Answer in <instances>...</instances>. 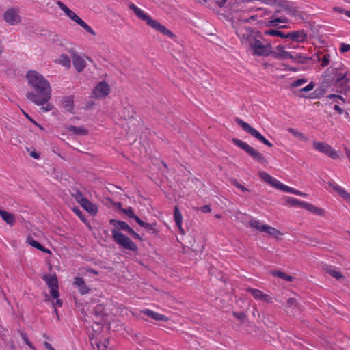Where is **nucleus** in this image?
Wrapping results in <instances>:
<instances>
[{
	"mask_svg": "<svg viewBox=\"0 0 350 350\" xmlns=\"http://www.w3.org/2000/svg\"><path fill=\"white\" fill-rule=\"evenodd\" d=\"M31 91L26 97L36 105H44L51 98V88L49 81L41 74L29 70L26 75Z\"/></svg>",
	"mask_w": 350,
	"mask_h": 350,
	"instance_id": "nucleus-1",
	"label": "nucleus"
},
{
	"mask_svg": "<svg viewBox=\"0 0 350 350\" xmlns=\"http://www.w3.org/2000/svg\"><path fill=\"white\" fill-rule=\"evenodd\" d=\"M129 8L134 12L135 14L139 18L144 21L146 24L149 27L170 38H173L174 37V34L170 30L166 28V27L163 25L159 21L152 19L150 15L146 14L143 10H142L135 4L130 3L129 5Z\"/></svg>",
	"mask_w": 350,
	"mask_h": 350,
	"instance_id": "nucleus-2",
	"label": "nucleus"
},
{
	"mask_svg": "<svg viewBox=\"0 0 350 350\" xmlns=\"http://www.w3.org/2000/svg\"><path fill=\"white\" fill-rule=\"evenodd\" d=\"M248 45L253 55L267 57L272 53L271 43L263 40L261 35L252 38Z\"/></svg>",
	"mask_w": 350,
	"mask_h": 350,
	"instance_id": "nucleus-3",
	"label": "nucleus"
},
{
	"mask_svg": "<svg viewBox=\"0 0 350 350\" xmlns=\"http://www.w3.org/2000/svg\"><path fill=\"white\" fill-rule=\"evenodd\" d=\"M241 9L243 10V13L241 11H239V9H236L235 7L232 8V18L234 21L235 25H239V23H247L251 20L255 19L254 15H250V12L254 10L252 7L250 5V2L243 3L241 5Z\"/></svg>",
	"mask_w": 350,
	"mask_h": 350,
	"instance_id": "nucleus-4",
	"label": "nucleus"
},
{
	"mask_svg": "<svg viewBox=\"0 0 350 350\" xmlns=\"http://www.w3.org/2000/svg\"><path fill=\"white\" fill-rule=\"evenodd\" d=\"M56 4L59 8L69 17L72 21H75L82 28H83L87 32L94 36L96 34L93 29L89 26L85 22H84L76 13L69 9L64 3L60 1H57Z\"/></svg>",
	"mask_w": 350,
	"mask_h": 350,
	"instance_id": "nucleus-5",
	"label": "nucleus"
},
{
	"mask_svg": "<svg viewBox=\"0 0 350 350\" xmlns=\"http://www.w3.org/2000/svg\"><path fill=\"white\" fill-rule=\"evenodd\" d=\"M111 233L113 241L119 246L133 252H136L137 250V245L126 235L122 234L121 232L117 230H112Z\"/></svg>",
	"mask_w": 350,
	"mask_h": 350,
	"instance_id": "nucleus-6",
	"label": "nucleus"
},
{
	"mask_svg": "<svg viewBox=\"0 0 350 350\" xmlns=\"http://www.w3.org/2000/svg\"><path fill=\"white\" fill-rule=\"evenodd\" d=\"M111 233L113 241L119 246L133 252H136L137 250V245L126 235L122 234L121 232L117 230H112Z\"/></svg>",
	"mask_w": 350,
	"mask_h": 350,
	"instance_id": "nucleus-7",
	"label": "nucleus"
},
{
	"mask_svg": "<svg viewBox=\"0 0 350 350\" xmlns=\"http://www.w3.org/2000/svg\"><path fill=\"white\" fill-rule=\"evenodd\" d=\"M233 143L245 151L250 157H252L255 161L259 162L261 164H266L267 160L265 157L255 148L250 146L247 143L244 141L238 139H233Z\"/></svg>",
	"mask_w": 350,
	"mask_h": 350,
	"instance_id": "nucleus-8",
	"label": "nucleus"
},
{
	"mask_svg": "<svg viewBox=\"0 0 350 350\" xmlns=\"http://www.w3.org/2000/svg\"><path fill=\"white\" fill-rule=\"evenodd\" d=\"M312 144L316 151L324 154L332 159L336 160L340 158L338 152L327 143L313 140Z\"/></svg>",
	"mask_w": 350,
	"mask_h": 350,
	"instance_id": "nucleus-9",
	"label": "nucleus"
},
{
	"mask_svg": "<svg viewBox=\"0 0 350 350\" xmlns=\"http://www.w3.org/2000/svg\"><path fill=\"white\" fill-rule=\"evenodd\" d=\"M236 122L240 126L245 132L249 133L252 137H255L258 141L261 142L264 144L269 147H272L273 144L260 134L256 129L252 127L248 123L244 122L243 120L237 118Z\"/></svg>",
	"mask_w": 350,
	"mask_h": 350,
	"instance_id": "nucleus-10",
	"label": "nucleus"
},
{
	"mask_svg": "<svg viewBox=\"0 0 350 350\" xmlns=\"http://www.w3.org/2000/svg\"><path fill=\"white\" fill-rule=\"evenodd\" d=\"M234 27H236L237 35L243 44H248L252 38H254L257 35H262L258 31H255L250 27H241L239 25H234Z\"/></svg>",
	"mask_w": 350,
	"mask_h": 350,
	"instance_id": "nucleus-11",
	"label": "nucleus"
},
{
	"mask_svg": "<svg viewBox=\"0 0 350 350\" xmlns=\"http://www.w3.org/2000/svg\"><path fill=\"white\" fill-rule=\"evenodd\" d=\"M109 223L116 228L114 230H117L118 231L124 230L129 233L133 239L142 240V237L133 228H131L126 222L115 219H111L109 221Z\"/></svg>",
	"mask_w": 350,
	"mask_h": 350,
	"instance_id": "nucleus-12",
	"label": "nucleus"
},
{
	"mask_svg": "<svg viewBox=\"0 0 350 350\" xmlns=\"http://www.w3.org/2000/svg\"><path fill=\"white\" fill-rule=\"evenodd\" d=\"M70 53L73 66L78 72H81L86 66V63L84 59L79 55L73 48L68 49Z\"/></svg>",
	"mask_w": 350,
	"mask_h": 350,
	"instance_id": "nucleus-13",
	"label": "nucleus"
},
{
	"mask_svg": "<svg viewBox=\"0 0 350 350\" xmlns=\"http://www.w3.org/2000/svg\"><path fill=\"white\" fill-rule=\"evenodd\" d=\"M3 19L10 25H17L21 20L18 12L14 8L8 9L3 14Z\"/></svg>",
	"mask_w": 350,
	"mask_h": 350,
	"instance_id": "nucleus-14",
	"label": "nucleus"
},
{
	"mask_svg": "<svg viewBox=\"0 0 350 350\" xmlns=\"http://www.w3.org/2000/svg\"><path fill=\"white\" fill-rule=\"evenodd\" d=\"M110 92L109 85L104 81H100L93 90V94L96 98H103L107 96Z\"/></svg>",
	"mask_w": 350,
	"mask_h": 350,
	"instance_id": "nucleus-15",
	"label": "nucleus"
},
{
	"mask_svg": "<svg viewBox=\"0 0 350 350\" xmlns=\"http://www.w3.org/2000/svg\"><path fill=\"white\" fill-rule=\"evenodd\" d=\"M350 83V78L345 74H338L335 79V86L340 88L341 92L346 91Z\"/></svg>",
	"mask_w": 350,
	"mask_h": 350,
	"instance_id": "nucleus-16",
	"label": "nucleus"
},
{
	"mask_svg": "<svg viewBox=\"0 0 350 350\" xmlns=\"http://www.w3.org/2000/svg\"><path fill=\"white\" fill-rule=\"evenodd\" d=\"M245 291L252 294V295L254 297V299L257 300H262L267 303H271L272 298L267 294H265L262 291L258 289L252 288L251 287H248L245 289Z\"/></svg>",
	"mask_w": 350,
	"mask_h": 350,
	"instance_id": "nucleus-17",
	"label": "nucleus"
},
{
	"mask_svg": "<svg viewBox=\"0 0 350 350\" xmlns=\"http://www.w3.org/2000/svg\"><path fill=\"white\" fill-rule=\"evenodd\" d=\"M307 33L304 30L293 31L286 33V38L293 41L303 43L307 40Z\"/></svg>",
	"mask_w": 350,
	"mask_h": 350,
	"instance_id": "nucleus-18",
	"label": "nucleus"
},
{
	"mask_svg": "<svg viewBox=\"0 0 350 350\" xmlns=\"http://www.w3.org/2000/svg\"><path fill=\"white\" fill-rule=\"evenodd\" d=\"M258 176L264 182L267 183V184L271 185L272 187L276 189H280L282 183L274 177H272L268 173L263 171L259 172Z\"/></svg>",
	"mask_w": 350,
	"mask_h": 350,
	"instance_id": "nucleus-19",
	"label": "nucleus"
},
{
	"mask_svg": "<svg viewBox=\"0 0 350 350\" xmlns=\"http://www.w3.org/2000/svg\"><path fill=\"white\" fill-rule=\"evenodd\" d=\"M73 283L77 286L78 291L81 295H85L89 293L90 289L85 284L83 278L79 276L75 277Z\"/></svg>",
	"mask_w": 350,
	"mask_h": 350,
	"instance_id": "nucleus-20",
	"label": "nucleus"
},
{
	"mask_svg": "<svg viewBox=\"0 0 350 350\" xmlns=\"http://www.w3.org/2000/svg\"><path fill=\"white\" fill-rule=\"evenodd\" d=\"M273 56L278 59H290L292 57V54L285 51V47L282 45H278L275 48V51L272 52Z\"/></svg>",
	"mask_w": 350,
	"mask_h": 350,
	"instance_id": "nucleus-21",
	"label": "nucleus"
},
{
	"mask_svg": "<svg viewBox=\"0 0 350 350\" xmlns=\"http://www.w3.org/2000/svg\"><path fill=\"white\" fill-rule=\"evenodd\" d=\"M62 106L66 111L73 113L74 97L72 96L63 97Z\"/></svg>",
	"mask_w": 350,
	"mask_h": 350,
	"instance_id": "nucleus-22",
	"label": "nucleus"
},
{
	"mask_svg": "<svg viewBox=\"0 0 350 350\" xmlns=\"http://www.w3.org/2000/svg\"><path fill=\"white\" fill-rule=\"evenodd\" d=\"M276 13H278V12H275L273 15H272L271 17L269 18V20L267 21L268 26L276 27L278 25V23H288V18L286 17H285V16L278 17L276 16Z\"/></svg>",
	"mask_w": 350,
	"mask_h": 350,
	"instance_id": "nucleus-23",
	"label": "nucleus"
},
{
	"mask_svg": "<svg viewBox=\"0 0 350 350\" xmlns=\"http://www.w3.org/2000/svg\"><path fill=\"white\" fill-rule=\"evenodd\" d=\"M324 270L327 273L338 280L344 278L343 275L339 271L336 270L334 267L326 265L324 267Z\"/></svg>",
	"mask_w": 350,
	"mask_h": 350,
	"instance_id": "nucleus-24",
	"label": "nucleus"
},
{
	"mask_svg": "<svg viewBox=\"0 0 350 350\" xmlns=\"http://www.w3.org/2000/svg\"><path fill=\"white\" fill-rule=\"evenodd\" d=\"M81 206L92 215H96L98 213L97 206L90 202L88 199L84 200Z\"/></svg>",
	"mask_w": 350,
	"mask_h": 350,
	"instance_id": "nucleus-25",
	"label": "nucleus"
},
{
	"mask_svg": "<svg viewBox=\"0 0 350 350\" xmlns=\"http://www.w3.org/2000/svg\"><path fill=\"white\" fill-rule=\"evenodd\" d=\"M304 208L312 213L314 215L323 216L325 214V210L322 208L317 207L311 204L306 202L304 204Z\"/></svg>",
	"mask_w": 350,
	"mask_h": 350,
	"instance_id": "nucleus-26",
	"label": "nucleus"
},
{
	"mask_svg": "<svg viewBox=\"0 0 350 350\" xmlns=\"http://www.w3.org/2000/svg\"><path fill=\"white\" fill-rule=\"evenodd\" d=\"M27 243L31 246L44 252L46 254H50L51 252L49 249L43 247L38 241L33 239L31 236H28L27 238Z\"/></svg>",
	"mask_w": 350,
	"mask_h": 350,
	"instance_id": "nucleus-27",
	"label": "nucleus"
},
{
	"mask_svg": "<svg viewBox=\"0 0 350 350\" xmlns=\"http://www.w3.org/2000/svg\"><path fill=\"white\" fill-rule=\"evenodd\" d=\"M0 216L9 225L13 226L15 223L14 215L6 211L0 209Z\"/></svg>",
	"mask_w": 350,
	"mask_h": 350,
	"instance_id": "nucleus-28",
	"label": "nucleus"
},
{
	"mask_svg": "<svg viewBox=\"0 0 350 350\" xmlns=\"http://www.w3.org/2000/svg\"><path fill=\"white\" fill-rule=\"evenodd\" d=\"M43 279L51 288L58 286V282L55 275H46L44 276Z\"/></svg>",
	"mask_w": 350,
	"mask_h": 350,
	"instance_id": "nucleus-29",
	"label": "nucleus"
},
{
	"mask_svg": "<svg viewBox=\"0 0 350 350\" xmlns=\"http://www.w3.org/2000/svg\"><path fill=\"white\" fill-rule=\"evenodd\" d=\"M250 226L258 230L260 232H264L266 224H263L260 220L251 219L249 221Z\"/></svg>",
	"mask_w": 350,
	"mask_h": 350,
	"instance_id": "nucleus-30",
	"label": "nucleus"
},
{
	"mask_svg": "<svg viewBox=\"0 0 350 350\" xmlns=\"http://www.w3.org/2000/svg\"><path fill=\"white\" fill-rule=\"evenodd\" d=\"M68 131L78 135H85L88 134V131L83 126H70L68 127Z\"/></svg>",
	"mask_w": 350,
	"mask_h": 350,
	"instance_id": "nucleus-31",
	"label": "nucleus"
},
{
	"mask_svg": "<svg viewBox=\"0 0 350 350\" xmlns=\"http://www.w3.org/2000/svg\"><path fill=\"white\" fill-rule=\"evenodd\" d=\"M262 35H267V36H278L281 38H286V34H285L284 32L275 30V29H267L265 30L263 33H261Z\"/></svg>",
	"mask_w": 350,
	"mask_h": 350,
	"instance_id": "nucleus-32",
	"label": "nucleus"
},
{
	"mask_svg": "<svg viewBox=\"0 0 350 350\" xmlns=\"http://www.w3.org/2000/svg\"><path fill=\"white\" fill-rule=\"evenodd\" d=\"M142 312L144 314L157 321L163 320L165 318V316L157 312H155L154 311H152L149 309H145L144 310H143Z\"/></svg>",
	"mask_w": 350,
	"mask_h": 350,
	"instance_id": "nucleus-33",
	"label": "nucleus"
},
{
	"mask_svg": "<svg viewBox=\"0 0 350 350\" xmlns=\"http://www.w3.org/2000/svg\"><path fill=\"white\" fill-rule=\"evenodd\" d=\"M280 190L283 191H285V192H288V193H293V194H295V195H297V196H306L307 194L305 193H302L301 191H299L294 188H292L291 187H288L284 184H282V186L280 189Z\"/></svg>",
	"mask_w": 350,
	"mask_h": 350,
	"instance_id": "nucleus-34",
	"label": "nucleus"
},
{
	"mask_svg": "<svg viewBox=\"0 0 350 350\" xmlns=\"http://www.w3.org/2000/svg\"><path fill=\"white\" fill-rule=\"evenodd\" d=\"M287 131L293 136L297 137L299 139H300L302 142H307L308 140V138L304 133L299 132L298 131L293 128H288Z\"/></svg>",
	"mask_w": 350,
	"mask_h": 350,
	"instance_id": "nucleus-35",
	"label": "nucleus"
},
{
	"mask_svg": "<svg viewBox=\"0 0 350 350\" xmlns=\"http://www.w3.org/2000/svg\"><path fill=\"white\" fill-rule=\"evenodd\" d=\"M182 222V215L176 208V232L184 236L185 234V230L181 226Z\"/></svg>",
	"mask_w": 350,
	"mask_h": 350,
	"instance_id": "nucleus-36",
	"label": "nucleus"
},
{
	"mask_svg": "<svg viewBox=\"0 0 350 350\" xmlns=\"http://www.w3.org/2000/svg\"><path fill=\"white\" fill-rule=\"evenodd\" d=\"M290 59H292L293 62L299 64L306 63V62L310 59V58L301 53H295L294 55L292 54V57Z\"/></svg>",
	"mask_w": 350,
	"mask_h": 350,
	"instance_id": "nucleus-37",
	"label": "nucleus"
},
{
	"mask_svg": "<svg viewBox=\"0 0 350 350\" xmlns=\"http://www.w3.org/2000/svg\"><path fill=\"white\" fill-rule=\"evenodd\" d=\"M263 232H266L275 238H278L279 236L282 235V233L276 228L267 224Z\"/></svg>",
	"mask_w": 350,
	"mask_h": 350,
	"instance_id": "nucleus-38",
	"label": "nucleus"
},
{
	"mask_svg": "<svg viewBox=\"0 0 350 350\" xmlns=\"http://www.w3.org/2000/svg\"><path fill=\"white\" fill-rule=\"evenodd\" d=\"M286 201L288 204L291 205L292 206L296 207L304 208V204H306V202L301 201L293 197H288Z\"/></svg>",
	"mask_w": 350,
	"mask_h": 350,
	"instance_id": "nucleus-39",
	"label": "nucleus"
},
{
	"mask_svg": "<svg viewBox=\"0 0 350 350\" xmlns=\"http://www.w3.org/2000/svg\"><path fill=\"white\" fill-rule=\"evenodd\" d=\"M72 196L74 197L75 200L80 204V205L87 198L83 197V195L81 191H80L77 189H73L72 192L71 193Z\"/></svg>",
	"mask_w": 350,
	"mask_h": 350,
	"instance_id": "nucleus-40",
	"label": "nucleus"
},
{
	"mask_svg": "<svg viewBox=\"0 0 350 350\" xmlns=\"http://www.w3.org/2000/svg\"><path fill=\"white\" fill-rule=\"evenodd\" d=\"M272 273L274 276H277L288 282H292L294 279L293 277L288 275L281 271H274Z\"/></svg>",
	"mask_w": 350,
	"mask_h": 350,
	"instance_id": "nucleus-41",
	"label": "nucleus"
},
{
	"mask_svg": "<svg viewBox=\"0 0 350 350\" xmlns=\"http://www.w3.org/2000/svg\"><path fill=\"white\" fill-rule=\"evenodd\" d=\"M333 189L336 191L340 196H342L344 199L348 195V192H347L342 187L339 186L336 183L331 184Z\"/></svg>",
	"mask_w": 350,
	"mask_h": 350,
	"instance_id": "nucleus-42",
	"label": "nucleus"
},
{
	"mask_svg": "<svg viewBox=\"0 0 350 350\" xmlns=\"http://www.w3.org/2000/svg\"><path fill=\"white\" fill-rule=\"evenodd\" d=\"M51 42L57 46H64L66 44V40L61 38L58 35L55 34L51 38Z\"/></svg>",
	"mask_w": 350,
	"mask_h": 350,
	"instance_id": "nucleus-43",
	"label": "nucleus"
},
{
	"mask_svg": "<svg viewBox=\"0 0 350 350\" xmlns=\"http://www.w3.org/2000/svg\"><path fill=\"white\" fill-rule=\"evenodd\" d=\"M59 62L62 66L67 67V68L70 67V59L67 55L62 54L59 56Z\"/></svg>",
	"mask_w": 350,
	"mask_h": 350,
	"instance_id": "nucleus-44",
	"label": "nucleus"
},
{
	"mask_svg": "<svg viewBox=\"0 0 350 350\" xmlns=\"http://www.w3.org/2000/svg\"><path fill=\"white\" fill-rule=\"evenodd\" d=\"M21 337L23 340L25 342L27 345L32 350H36V347L33 346V343L29 340L28 336L25 332H21L20 333Z\"/></svg>",
	"mask_w": 350,
	"mask_h": 350,
	"instance_id": "nucleus-45",
	"label": "nucleus"
},
{
	"mask_svg": "<svg viewBox=\"0 0 350 350\" xmlns=\"http://www.w3.org/2000/svg\"><path fill=\"white\" fill-rule=\"evenodd\" d=\"M155 226H156L155 223L150 224V223L144 221L143 224L141 226V227L144 228L148 232L154 233L156 232Z\"/></svg>",
	"mask_w": 350,
	"mask_h": 350,
	"instance_id": "nucleus-46",
	"label": "nucleus"
},
{
	"mask_svg": "<svg viewBox=\"0 0 350 350\" xmlns=\"http://www.w3.org/2000/svg\"><path fill=\"white\" fill-rule=\"evenodd\" d=\"M306 82H307V80L305 79H299L294 81L291 84V86L292 88H297V87L301 86L302 85L305 84Z\"/></svg>",
	"mask_w": 350,
	"mask_h": 350,
	"instance_id": "nucleus-47",
	"label": "nucleus"
},
{
	"mask_svg": "<svg viewBox=\"0 0 350 350\" xmlns=\"http://www.w3.org/2000/svg\"><path fill=\"white\" fill-rule=\"evenodd\" d=\"M72 211L73 212L81 219V220L85 223L87 222V220L83 216V214L82 213V211L79 208H77V207H75L72 208Z\"/></svg>",
	"mask_w": 350,
	"mask_h": 350,
	"instance_id": "nucleus-48",
	"label": "nucleus"
},
{
	"mask_svg": "<svg viewBox=\"0 0 350 350\" xmlns=\"http://www.w3.org/2000/svg\"><path fill=\"white\" fill-rule=\"evenodd\" d=\"M285 10L289 15L293 16H297V11L293 7H291L290 5H285Z\"/></svg>",
	"mask_w": 350,
	"mask_h": 350,
	"instance_id": "nucleus-49",
	"label": "nucleus"
},
{
	"mask_svg": "<svg viewBox=\"0 0 350 350\" xmlns=\"http://www.w3.org/2000/svg\"><path fill=\"white\" fill-rule=\"evenodd\" d=\"M46 104V106L41 105L42 107L40 108V110L42 112H48V111L53 110L54 106L52 104L49 103L48 102Z\"/></svg>",
	"mask_w": 350,
	"mask_h": 350,
	"instance_id": "nucleus-50",
	"label": "nucleus"
},
{
	"mask_svg": "<svg viewBox=\"0 0 350 350\" xmlns=\"http://www.w3.org/2000/svg\"><path fill=\"white\" fill-rule=\"evenodd\" d=\"M121 211L125 215H126L129 218H132V217L135 214L131 207H129L128 208H122L121 209Z\"/></svg>",
	"mask_w": 350,
	"mask_h": 350,
	"instance_id": "nucleus-51",
	"label": "nucleus"
},
{
	"mask_svg": "<svg viewBox=\"0 0 350 350\" xmlns=\"http://www.w3.org/2000/svg\"><path fill=\"white\" fill-rule=\"evenodd\" d=\"M23 113L24 114V116L31 122H32L33 124H35L36 126H37L38 127H39L40 129L43 130V127L42 126H40L36 121H35L31 117H30L28 113H27L26 112H25L24 111H23Z\"/></svg>",
	"mask_w": 350,
	"mask_h": 350,
	"instance_id": "nucleus-52",
	"label": "nucleus"
},
{
	"mask_svg": "<svg viewBox=\"0 0 350 350\" xmlns=\"http://www.w3.org/2000/svg\"><path fill=\"white\" fill-rule=\"evenodd\" d=\"M329 58H330V55L329 54H325L323 55V57L321 59V66L323 67H325L329 64Z\"/></svg>",
	"mask_w": 350,
	"mask_h": 350,
	"instance_id": "nucleus-53",
	"label": "nucleus"
},
{
	"mask_svg": "<svg viewBox=\"0 0 350 350\" xmlns=\"http://www.w3.org/2000/svg\"><path fill=\"white\" fill-rule=\"evenodd\" d=\"M58 289V286L51 288L50 294L54 299H57L59 297V293Z\"/></svg>",
	"mask_w": 350,
	"mask_h": 350,
	"instance_id": "nucleus-54",
	"label": "nucleus"
},
{
	"mask_svg": "<svg viewBox=\"0 0 350 350\" xmlns=\"http://www.w3.org/2000/svg\"><path fill=\"white\" fill-rule=\"evenodd\" d=\"M339 49L341 53H346L350 51V44H347L343 42L340 43Z\"/></svg>",
	"mask_w": 350,
	"mask_h": 350,
	"instance_id": "nucleus-55",
	"label": "nucleus"
},
{
	"mask_svg": "<svg viewBox=\"0 0 350 350\" xmlns=\"http://www.w3.org/2000/svg\"><path fill=\"white\" fill-rule=\"evenodd\" d=\"M314 86H315V84L313 82H310L306 87L301 88L300 90V92L311 91L314 89Z\"/></svg>",
	"mask_w": 350,
	"mask_h": 350,
	"instance_id": "nucleus-56",
	"label": "nucleus"
},
{
	"mask_svg": "<svg viewBox=\"0 0 350 350\" xmlns=\"http://www.w3.org/2000/svg\"><path fill=\"white\" fill-rule=\"evenodd\" d=\"M93 314L96 316V317H100V316H103V311H102V308L100 306H98L96 307L94 311H93Z\"/></svg>",
	"mask_w": 350,
	"mask_h": 350,
	"instance_id": "nucleus-57",
	"label": "nucleus"
},
{
	"mask_svg": "<svg viewBox=\"0 0 350 350\" xmlns=\"http://www.w3.org/2000/svg\"><path fill=\"white\" fill-rule=\"evenodd\" d=\"M234 185L241 189L242 191H249V189L247 188H246L245 186H243V185L240 184L239 182H234Z\"/></svg>",
	"mask_w": 350,
	"mask_h": 350,
	"instance_id": "nucleus-58",
	"label": "nucleus"
},
{
	"mask_svg": "<svg viewBox=\"0 0 350 350\" xmlns=\"http://www.w3.org/2000/svg\"><path fill=\"white\" fill-rule=\"evenodd\" d=\"M200 210L203 212V213H210L211 211V206H208V205H204L202 207H200Z\"/></svg>",
	"mask_w": 350,
	"mask_h": 350,
	"instance_id": "nucleus-59",
	"label": "nucleus"
},
{
	"mask_svg": "<svg viewBox=\"0 0 350 350\" xmlns=\"http://www.w3.org/2000/svg\"><path fill=\"white\" fill-rule=\"evenodd\" d=\"M131 219H133L140 226L143 224L144 221H142L137 215L135 214L133 215Z\"/></svg>",
	"mask_w": 350,
	"mask_h": 350,
	"instance_id": "nucleus-60",
	"label": "nucleus"
},
{
	"mask_svg": "<svg viewBox=\"0 0 350 350\" xmlns=\"http://www.w3.org/2000/svg\"><path fill=\"white\" fill-rule=\"evenodd\" d=\"M297 303V300L295 298H289L287 300V304L288 306H295Z\"/></svg>",
	"mask_w": 350,
	"mask_h": 350,
	"instance_id": "nucleus-61",
	"label": "nucleus"
},
{
	"mask_svg": "<svg viewBox=\"0 0 350 350\" xmlns=\"http://www.w3.org/2000/svg\"><path fill=\"white\" fill-rule=\"evenodd\" d=\"M333 10L337 13H340V14H344V12H345L346 10H345L342 8L341 7H334L333 8Z\"/></svg>",
	"mask_w": 350,
	"mask_h": 350,
	"instance_id": "nucleus-62",
	"label": "nucleus"
},
{
	"mask_svg": "<svg viewBox=\"0 0 350 350\" xmlns=\"http://www.w3.org/2000/svg\"><path fill=\"white\" fill-rule=\"evenodd\" d=\"M44 347L48 349V350H55L53 347L52 345L48 342H44Z\"/></svg>",
	"mask_w": 350,
	"mask_h": 350,
	"instance_id": "nucleus-63",
	"label": "nucleus"
},
{
	"mask_svg": "<svg viewBox=\"0 0 350 350\" xmlns=\"http://www.w3.org/2000/svg\"><path fill=\"white\" fill-rule=\"evenodd\" d=\"M345 152L350 163V149L348 148H345Z\"/></svg>",
	"mask_w": 350,
	"mask_h": 350,
	"instance_id": "nucleus-64",
	"label": "nucleus"
}]
</instances>
